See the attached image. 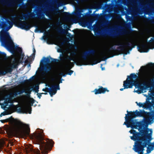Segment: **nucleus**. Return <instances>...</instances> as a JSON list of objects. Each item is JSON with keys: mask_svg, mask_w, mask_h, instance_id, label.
Segmentation results:
<instances>
[{"mask_svg": "<svg viewBox=\"0 0 154 154\" xmlns=\"http://www.w3.org/2000/svg\"><path fill=\"white\" fill-rule=\"evenodd\" d=\"M18 62L14 61L11 64L9 65L12 68L13 70L14 69H16L17 67Z\"/></svg>", "mask_w": 154, "mask_h": 154, "instance_id": "24", "label": "nucleus"}, {"mask_svg": "<svg viewBox=\"0 0 154 154\" xmlns=\"http://www.w3.org/2000/svg\"><path fill=\"white\" fill-rule=\"evenodd\" d=\"M17 111L18 112L20 113L31 114L32 107L29 106L24 105L17 109Z\"/></svg>", "mask_w": 154, "mask_h": 154, "instance_id": "10", "label": "nucleus"}, {"mask_svg": "<svg viewBox=\"0 0 154 154\" xmlns=\"http://www.w3.org/2000/svg\"><path fill=\"white\" fill-rule=\"evenodd\" d=\"M57 31L58 32L61 34H66L68 33L67 31L63 29L62 27H60V28L57 29Z\"/></svg>", "mask_w": 154, "mask_h": 154, "instance_id": "23", "label": "nucleus"}, {"mask_svg": "<svg viewBox=\"0 0 154 154\" xmlns=\"http://www.w3.org/2000/svg\"><path fill=\"white\" fill-rule=\"evenodd\" d=\"M17 50L19 52H22V49L20 47H18L16 48Z\"/></svg>", "mask_w": 154, "mask_h": 154, "instance_id": "50", "label": "nucleus"}, {"mask_svg": "<svg viewBox=\"0 0 154 154\" xmlns=\"http://www.w3.org/2000/svg\"><path fill=\"white\" fill-rule=\"evenodd\" d=\"M67 71L68 72H67L66 73V74H68L69 75H71L73 72V70H71L70 69H69Z\"/></svg>", "mask_w": 154, "mask_h": 154, "instance_id": "39", "label": "nucleus"}, {"mask_svg": "<svg viewBox=\"0 0 154 154\" xmlns=\"http://www.w3.org/2000/svg\"><path fill=\"white\" fill-rule=\"evenodd\" d=\"M42 38L45 40H48V38L47 37L45 36H43L42 37Z\"/></svg>", "mask_w": 154, "mask_h": 154, "instance_id": "57", "label": "nucleus"}, {"mask_svg": "<svg viewBox=\"0 0 154 154\" xmlns=\"http://www.w3.org/2000/svg\"><path fill=\"white\" fill-rule=\"evenodd\" d=\"M81 12V10L78 9L75 12H73V15L77 18H79L82 15Z\"/></svg>", "mask_w": 154, "mask_h": 154, "instance_id": "19", "label": "nucleus"}, {"mask_svg": "<svg viewBox=\"0 0 154 154\" xmlns=\"http://www.w3.org/2000/svg\"><path fill=\"white\" fill-rule=\"evenodd\" d=\"M94 35L97 36H99L100 35H101V32L98 30L95 31L94 30Z\"/></svg>", "mask_w": 154, "mask_h": 154, "instance_id": "37", "label": "nucleus"}, {"mask_svg": "<svg viewBox=\"0 0 154 154\" xmlns=\"http://www.w3.org/2000/svg\"><path fill=\"white\" fill-rule=\"evenodd\" d=\"M0 121L2 123H4L6 121L5 120H1Z\"/></svg>", "mask_w": 154, "mask_h": 154, "instance_id": "64", "label": "nucleus"}, {"mask_svg": "<svg viewBox=\"0 0 154 154\" xmlns=\"http://www.w3.org/2000/svg\"><path fill=\"white\" fill-rule=\"evenodd\" d=\"M147 20L151 23H154V17L152 19L151 18L147 19Z\"/></svg>", "mask_w": 154, "mask_h": 154, "instance_id": "44", "label": "nucleus"}, {"mask_svg": "<svg viewBox=\"0 0 154 154\" xmlns=\"http://www.w3.org/2000/svg\"><path fill=\"white\" fill-rule=\"evenodd\" d=\"M45 89H46V91L48 92L49 93V92L51 90V88H46Z\"/></svg>", "mask_w": 154, "mask_h": 154, "instance_id": "55", "label": "nucleus"}, {"mask_svg": "<svg viewBox=\"0 0 154 154\" xmlns=\"http://www.w3.org/2000/svg\"><path fill=\"white\" fill-rule=\"evenodd\" d=\"M63 14L66 16H69L71 15V14L69 12H63Z\"/></svg>", "mask_w": 154, "mask_h": 154, "instance_id": "48", "label": "nucleus"}, {"mask_svg": "<svg viewBox=\"0 0 154 154\" xmlns=\"http://www.w3.org/2000/svg\"><path fill=\"white\" fill-rule=\"evenodd\" d=\"M150 82L152 84H154V79H152L150 80Z\"/></svg>", "mask_w": 154, "mask_h": 154, "instance_id": "61", "label": "nucleus"}, {"mask_svg": "<svg viewBox=\"0 0 154 154\" xmlns=\"http://www.w3.org/2000/svg\"><path fill=\"white\" fill-rule=\"evenodd\" d=\"M123 33L121 31H119L118 32H116V33L112 32L110 34V36L111 37H114L116 36L119 35H122Z\"/></svg>", "mask_w": 154, "mask_h": 154, "instance_id": "27", "label": "nucleus"}, {"mask_svg": "<svg viewBox=\"0 0 154 154\" xmlns=\"http://www.w3.org/2000/svg\"><path fill=\"white\" fill-rule=\"evenodd\" d=\"M59 75L61 76L65 77L66 76V74L64 72H62L59 73Z\"/></svg>", "mask_w": 154, "mask_h": 154, "instance_id": "49", "label": "nucleus"}, {"mask_svg": "<svg viewBox=\"0 0 154 154\" xmlns=\"http://www.w3.org/2000/svg\"><path fill=\"white\" fill-rule=\"evenodd\" d=\"M29 57L27 56V59H26L25 60V61H24V63L25 64H28L29 63Z\"/></svg>", "mask_w": 154, "mask_h": 154, "instance_id": "47", "label": "nucleus"}, {"mask_svg": "<svg viewBox=\"0 0 154 154\" xmlns=\"http://www.w3.org/2000/svg\"><path fill=\"white\" fill-rule=\"evenodd\" d=\"M116 45L119 46L116 48V52L114 55H118L120 54H123L126 55L130 53L129 50L131 51L132 49L135 47L136 45L133 42L130 43L128 42L126 43V44L118 42Z\"/></svg>", "mask_w": 154, "mask_h": 154, "instance_id": "4", "label": "nucleus"}, {"mask_svg": "<svg viewBox=\"0 0 154 154\" xmlns=\"http://www.w3.org/2000/svg\"><path fill=\"white\" fill-rule=\"evenodd\" d=\"M96 53V51L94 49H91L86 51L82 54V57L84 60L87 59L88 57L90 55H94Z\"/></svg>", "mask_w": 154, "mask_h": 154, "instance_id": "12", "label": "nucleus"}, {"mask_svg": "<svg viewBox=\"0 0 154 154\" xmlns=\"http://www.w3.org/2000/svg\"><path fill=\"white\" fill-rule=\"evenodd\" d=\"M35 14L33 12H29L26 14H24L22 15L21 17H20V19L21 20H27L29 18H34Z\"/></svg>", "mask_w": 154, "mask_h": 154, "instance_id": "14", "label": "nucleus"}, {"mask_svg": "<svg viewBox=\"0 0 154 154\" xmlns=\"http://www.w3.org/2000/svg\"><path fill=\"white\" fill-rule=\"evenodd\" d=\"M4 99L5 101L4 103L2 104L1 107L5 109L6 108V106L8 105V104L10 103L12 99V97L9 96L6 98H4Z\"/></svg>", "mask_w": 154, "mask_h": 154, "instance_id": "15", "label": "nucleus"}, {"mask_svg": "<svg viewBox=\"0 0 154 154\" xmlns=\"http://www.w3.org/2000/svg\"><path fill=\"white\" fill-rule=\"evenodd\" d=\"M99 87L100 88L101 94H104L106 91L108 92L109 91L106 88H103L102 86H99Z\"/></svg>", "mask_w": 154, "mask_h": 154, "instance_id": "25", "label": "nucleus"}, {"mask_svg": "<svg viewBox=\"0 0 154 154\" xmlns=\"http://www.w3.org/2000/svg\"><path fill=\"white\" fill-rule=\"evenodd\" d=\"M148 119H145L144 123L137 122V125H130L124 122L123 125H125L127 128L131 127L132 129H137L139 127V132H136L131 139L135 141L133 149L136 152H142L144 150L150 142L152 140V129L148 128V124L150 123Z\"/></svg>", "mask_w": 154, "mask_h": 154, "instance_id": "1", "label": "nucleus"}, {"mask_svg": "<svg viewBox=\"0 0 154 154\" xmlns=\"http://www.w3.org/2000/svg\"><path fill=\"white\" fill-rule=\"evenodd\" d=\"M4 72L3 71H0V76L1 75H5L4 73H3Z\"/></svg>", "mask_w": 154, "mask_h": 154, "instance_id": "60", "label": "nucleus"}, {"mask_svg": "<svg viewBox=\"0 0 154 154\" xmlns=\"http://www.w3.org/2000/svg\"><path fill=\"white\" fill-rule=\"evenodd\" d=\"M16 25L18 28L26 31L29 30L32 26L30 24H28L26 21L22 20H20L17 23Z\"/></svg>", "mask_w": 154, "mask_h": 154, "instance_id": "9", "label": "nucleus"}, {"mask_svg": "<svg viewBox=\"0 0 154 154\" xmlns=\"http://www.w3.org/2000/svg\"><path fill=\"white\" fill-rule=\"evenodd\" d=\"M100 60H98L97 59H95L91 62V65H95L97 64L98 63H100Z\"/></svg>", "mask_w": 154, "mask_h": 154, "instance_id": "31", "label": "nucleus"}, {"mask_svg": "<svg viewBox=\"0 0 154 154\" xmlns=\"http://www.w3.org/2000/svg\"><path fill=\"white\" fill-rule=\"evenodd\" d=\"M104 29L106 31H110L112 30H117V28H113L111 27H108L107 26L105 27L104 28Z\"/></svg>", "mask_w": 154, "mask_h": 154, "instance_id": "29", "label": "nucleus"}, {"mask_svg": "<svg viewBox=\"0 0 154 154\" xmlns=\"http://www.w3.org/2000/svg\"><path fill=\"white\" fill-rule=\"evenodd\" d=\"M17 92L18 94L20 95L26 92V89L23 88L21 90L17 91Z\"/></svg>", "mask_w": 154, "mask_h": 154, "instance_id": "38", "label": "nucleus"}, {"mask_svg": "<svg viewBox=\"0 0 154 154\" xmlns=\"http://www.w3.org/2000/svg\"><path fill=\"white\" fill-rule=\"evenodd\" d=\"M9 25V29L11 28L13 26V23L11 21V23H10L8 24Z\"/></svg>", "mask_w": 154, "mask_h": 154, "instance_id": "58", "label": "nucleus"}, {"mask_svg": "<svg viewBox=\"0 0 154 154\" xmlns=\"http://www.w3.org/2000/svg\"><path fill=\"white\" fill-rule=\"evenodd\" d=\"M51 62L52 63H56L57 62L59 61V60L56 59H54L52 58L51 57Z\"/></svg>", "mask_w": 154, "mask_h": 154, "instance_id": "42", "label": "nucleus"}, {"mask_svg": "<svg viewBox=\"0 0 154 154\" xmlns=\"http://www.w3.org/2000/svg\"><path fill=\"white\" fill-rule=\"evenodd\" d=\"M30 129L29 126H27L25 129L20 130L18 131L19 135L23 138H26L29 134Z\"/></svg>", "mask_w": 154, "mask_h": 154, "instance_id": "13", "label": "nucleus"}, {"mask_svg": "<svg viewBox=\"0 0 154 154\" xmlns=\"http://www.w3.org/2000/svg\"><path fill=\"white\" fill-rule=\"evenodd\" d=\"M54 86V85L51 86V90L49 92V94L51 97H52L53 95L57 93L56 89Z\"/></svg>", "mask_w": 154, "mask_h": 154, "instance_id": "21", "label": "nucleus"}, {"mask_svg": "<svg viewBox=\"0 0 154 154\" xmlns=\"http://www.w3.org/2000/svg\"><path fill=\"white\" fill-rule=\"evenodd\" d=\"M149 36L148 35H146L143 39V43L140 46H138L137 48H138V50L141 49H144L147 47V44L148 43H150L152 42H153V38H151V39L149 40V42H147L148 38H149Z\"/></svg>", "mask_w": 154, "mask_h": 154, "instance_id": "11", "label": "nucleus"}, {"mask_svg": "<svg viewBox=\"0 0 154 154\" xmlns=\"http://www.w3.org/2000/svg\"><path fill=\"white\" fill-rule=\"evenodd\" d=\"M43 131L38 134H35L33 137L36 140V143L39 145L40 149L43 154H47L49 145H53L54 142L51 139L44 138Z\"/></svg>", "mask_w": 154, "mask_h": 154, "instance_id": "2", "label": "nucleus"}, {"mask_svg": "<svg viewBox=\"0 0 154 154\" xmlns=\"http://www.w3.org/2000/svg\"><path fill=\"white\" fill-rule=\"evenodd\" d=\"M146 79H148L150 77V75L149 74H147L146 75Z\"/></svg>", "mask_w": 154, "mask_h": 154, "instance_id": "52", "label": "nucleus"}, {"mask_svg": "<svg viewBox=\"0 0 154 154\" xmlns=\"http://www.w3.org/2000/svg\"><path fill=\"white\" fill-rule=\"evenodd\" d=\"M0 39L4 46L9 49H11L14 43L8 32L5 31L1 32Z\"/></svg>", "mask_w": 154, "mask_h": 154, "instance_id": "5", "label": "nucleus"}, {"mask_svg": "<svg viewBox=\"0 0 154 154\" xmlns=\"http://www.w3.org/2000/svg\"><path fill=\"white\" fill-rule=\"evenodd\" d=\"M136 74L133 73L131 74L130 75L128 76L126 80L125 81V88H131L133 86H135L136 88H138L142 90L149 88L150 85L148 83H143L144 86L139 84L138 80H139L140 78L138 75H138L139 73H137Z\"/></svg>", "mask_w": 154, "mask_h": 154, "instance_id": "3", "label": "nucleus"}, {"mask_svg": "<svg viewBox=\"0 0 154 154\" xmlns=\"http://www.w3.org/2000/svg\"><path fill=\"white\" fill-rule=\"evenodd\" d=\"M0 54L5 57H6V54L4 52H0Z\"/></svg>", "mask_w": 154, "mask_h": 154, "instance_id": "51", "label": "nucleus"}, {"mask_svg": "<svg viewBox=\"0 0 154 154\" xmlns=\"http://www.w3.org/2000/svg\"><path fill=\"white\" fill-rule=\"evenodd\" d=\"M124 83H125V81H124L123 82V87H124V88H121L120 90V91H122L124 89H127L128 88H125V85H124Z\"/></svg>", "mask_w": 154, "mask_h": 154, "instance_id": "53", "label": "nucleus"}, {"mask_svg": "<svg viewBox=\"0 0 154 154\" xmlns=\"http://www.w3.org/2000/svg\"><path fill=\"white\" fill-rule=\"evenodd\" d=\"M62 55V54H60V59L61 60H69V61H70L71 60H72L74 61H75V60L74 58H73V57H71L70 56H67L66 57H60Z\"/></svg>", "mask_w": 154, "mask_h": 154, "instance_id": "22", "label": "nucleus"}, {"mask_svg": "<svg viewBox=\"0 0 154 154\" xmlns=\"http://www.w3.org/2000/svg\"><path fill=\"white\" fill-rule=\"evenodd\" d=\"M71 54L72 56H74L76 55V52H75V51H73L71 52Z\"/></svg>", "mask_w": 154, "mask_h": 154, "instance_id": "54", "label": "nucleus"}, {"mask_svg": "<svg viewBox=\"0 0 154 154\" xmlns=\"http://www.w3.org/2000/svg\"><path fill=\"white\" fill-rule=\"evenodd\" d=\"M136 131L134 130H130L129 132L131 133L132 134H133V135L136 132Z\"/></svg>", "mask_w": 154, "mask_h": 154, "instance_id": "46", "label": "nucleus"}, {"mask_svg": "<svg viewBox=\"0 0 154 154\" xmlns=\"http://www.w3.org/2000/svg\"><path fill=\"white\" fill-rule=\"evenodd\" d=\"M33 53L32 54L31 58L32 59L34 60L35 57V50L34 48H33Z\"/></svg>", "mask_w": 154, "mask_h": 154, "instance_id": "40", "label": "nucleus"}, {"mask_svg": "<svg viewBox=\"0 0 154 154\" xmlns=\"http://www.w3.org/2000/svg\"><path fill=\"white\" fill-rule=\"evenodd\" d=\"M38 89H39V87L38 86H37L36 87V89H35V92H38L39 90H38Z\"/></svg>", "mask_w": 154, "mask_h": 154, "instance_id": "56", "label": "nucleus"}, {"mask_svg": "<svg viewBox=\"0 0 154 154\" xmlns=\"http://www.w3.org/2000/svg\"><path fill=\"white\" fill-rule=\"evenodd\" d=\"M116 50L115 47L112 46L109 48L107 49L105 51L102 52L101 54L103 56L102 57V60L105 61L109 57H112L115 56L114 54L116 52Z\"/></svg>", "mask_w": 154, "mask_h": 154, "instance_id": "8", "label": "nucleus"}, {"mask_svg": "<svg viewBox=\"0 0 154 154\" xmlns=\"http://www.w3.org/2000/svg\"><path fill=\"white\" fill-rule=\"evenodd\" d=\"M31 91L32 90L30 88H28L26 89V92L24 93H26V95L27 97H29L30 96Z\"/></svg>", "mask_w": 154, "mask_h": 154, "instance_id": "30", "label": "nucleus"}, {"mask_svg": "<svg viewBox=\"0 0 154 154\" xmlns=\"http://www.w3.org/2000/svg\"><path fill=\"white\" fill-rule=\"evenodd\" d=\"M7 24H9L10 23H11V21L9 20H8L7 19L6 20V21Z\"/></svg>", "mask_w": 154, "mask_h": 154, "instance_id": "63", "label": "nucleus"}, {"mask_svg": "<svg viewBox=\"0 0 154 154\" xmlns=\"http://www.w3.org/2000/svg\"><path fill=\"white\" fill-rule=\"evenodd\" d=\"M0 3L4 4L8 7H12L15 5V3L13 2H7L5 0H0Z\"/></svg>", "mask_w": 154, "mask_h": 154, "instance_id": "17", "label": "nucleus"}, {"mask_svg": "<svg viewBox=\"0 0 154 154\" xmlns=\"http://www.w3.org/2000/svg\"><path fill=\"white\" fill-rule=\"evenodd\" d=\"M42 94H47V93H38L37 94V95L38 96V97L39 99H40L41 98V97L42 96Z\"/></svg>", "mask_w": 154, "mask_h": 154, "instance_id": "41", "label": "nucleus"}, {"mask_svg": "<svg viewBox=\"0 0 154 154\" xmlns=\"http://www.w3.org/2000/svg\"><path fill=\"white\" fill-rule=\"evenodd\" d=\"M93 92H94L95 94H101L99 88L98 89L95 88Z\"/></svg>", "mask_w": 154, "mask_h": 154, "instance_id": "32", "label": "nucleus"}, {"mask_svg": "<svg viewBox=\"0 0 154 154\" xmlns=\"http://www.w3.org/2000/svg\"><path fill=\"white\" fill-rule=\"evenodd\" d=\"M31 151L32 153H34V154H40V151L39 149H37L36 150L34 149H31Z\"/></svg>", "mask_w": 154, "mask_h": 154, "instance_id": "34", "label": "nucleus"}, {"mask_svg": "<svg viewBox=\"0 0 154 154\" xmlns=\"http://www.w3.org/2000/svg\"><path fill=\"white\" fill-rule=\"evenodd\" d=\"M8 113L7 112L4 111L0 115V117H2V116H5L8 115Z\"/></svg>", "mask_w": 154, "mask_h": 154, "instance_id": "43", "label": "nucleus"}, {"mask_svg": "<svg viewBox=\"0 0 154 154\" xmlns=\"http://www.w3.org/2000/svg\"><path fill=\"white\" fill-rule=\"evenodd\" d=\"M55 88L56 89V90H59L60 89V88L59 87V84L55 85H54Z\"/></svg>", "mask_w": 154, "mask_h": 154, "instance_id": "45", "label": "nucleus"}, {"mask_svg": "<svg viewBox=\"0 0 154 154\" xmlns=\"http://www.w3.org/2000/svg\"><path fill=\"white\" fill-rule=\"evenodd\" d=\"M69 64L66 66V67L68 69H71L74 66V64L76 63V62H71L70 61H69Z\"/></svg>", "mask_w": 154, "mask_h": 154, "instance_id": "26", "label": "nucleus"}, {"mask_svg": "<svg viewBox=\"0 0 154 154\" xmlns=\"http://www.w3.org/2000/svg\"><path fill=\"white\" fill-rule=\"evenodd\" d=\"M34 76H32L29 80H26V81H28L29 80H32L34 79Z\"/></svg>", "mask_w": 154, "mask_h": 154, "instance_id": "59", "label": "nucleus"}, {"mask_svg": "<svg viewBox=\"0 0 154 154\" xmlns=\"http://www.w3.org/2000/svg\"><path fill=\"white\" fill-rule=\"evenodd\" d=\"M44 60H42L41 61V64L42 66L41 67V70L44 71V73H48L51 71L52 69L51 66L49 64L50 62V60L48 57H44Z\"/></svg>", "mask_w": 154, "mask_h": 154, "instance_id": "7", "label": "nucleus"}, {"mask_svg": "<svg viewBox=\"0 0 154 154\" xmlns=\"http://www.w3.org/2000/svg\"><path fill=\"white\" fill-rule=\"evenodd\" d=\"M5 70L3 71L5 75L8 73H11L13 71L12 68L9 65H7L5 68Z\"/></svg>", "mask_w": 154, "mask_h": 154, "instance_id": "18", "label": "nucleus"}, {"mask_svg": "<svg viewBox=\"0 0 154 154\" xmlns=\"http://www.w3.org/2000/svg\"><path fill=\"white\" fill-rule=\"evenodd\" d=\"M24 55H23V56L21 58V57H20L17 60H16L15 61H17L18 62V64L19 63H23V59Z\"/></svg>", "mask_w": 154, "mask_h": 154, "instance_id": "35", "label": "nucleus"}, {"mask_svg": "<svg viewBox=\"0 0 154 154\" xmlns=\"http://www.w3.org/2000/svg\"><path fill=\"white\" fill-rule=\"evenodd\" d=\"M18 95V94L17 91H16L14 93V95L15 97H16Z\"/></svg>", "mask_w": 154, "mask_h": 154, "instance_id": "62", "label": "nucleus"}, {"mask_svg": "<svg viewBox=\"0 0 154 154\" xmlns=\"http://www.w3.org/2000/svg\"><path fill=\"white\" fill-rule=\"evenodd\" d=\"M147 146H148L147 147L146 154H149L154 149V142H150Z\"/></svg>", "mask_w": 154, "mask_h": 154, "instance_id": "16", "label": "nucleus"}, {"mask_svg": "<svg viewBox=\"0 0 154 154\" xmlns=\"http://www.w3.org/2000/svg\"><path fill=\"white\" fill-rule=\"evenodd\" d=\"M140 117H143L145 116H146L148 114V112L143 110H140Z\"/></svg>", "mask_w": 154, "mask_h": 154, "instance_id": "28", "label": "nucleus"}, {"mask_svg": "<svg viewBox=\"0 0 154 154\" xmlns=\"http://www.w3.org/2000/svg\"><path fill=\"white\" fill-rule=\"evenodd\" d=\"M127 114H125V121L127 124H129L137 125L136 120L134 119L137 116H140V111H138L137 110L135 111L129 112L128 110L127 111Z\"/></svg>", "mask_w": 154, "mask_h": 154, "instance_id": "6", "label": "nucleus"}, {"mask_svg": "<svg viewBox=\"0 0 154 154\" xmlns=\"http://www.w3.org/2000/svg\"><path fill=\"white\" fill-rule=\"evenodd\" d=\"M8 25L6 21L3 22L2 24V28H7Z\"/></svg>", "mask_w": 154, "mask_h": 154, "instance_id": "36", "label": "nucleus"}, {"mask_svg": "<svg viewBox=\"0 0 154 154\" xmlns=\"http://www.w3.org/2000/svg\"><path fill=\"white\" fill-rule=\"evenodd\" d=\"M16 1L19 4L20 8H25L26 7V5L24 4L23 1L24 0H14Z\"/></svg>", "mask_w": 154, "mask_h": 154, "instance_id": "20", "label": "nucleus"}, {"mask_svg": "<svg viewBox=\"0 0 154 154\" xmlns=\"http://www.w3.org/2000/svg\"><path fill=\"white\" fill-rule=\"evenodd\" d=\"M136 103L137 104V105H138L140 107H143V108H146V103H144L143 104V103H138L137 102H136Z\"/></svg>", "mask_w": 154, "mask_h": 154, "instance_id": "33", "label": "nucleus"}]
</instances>
